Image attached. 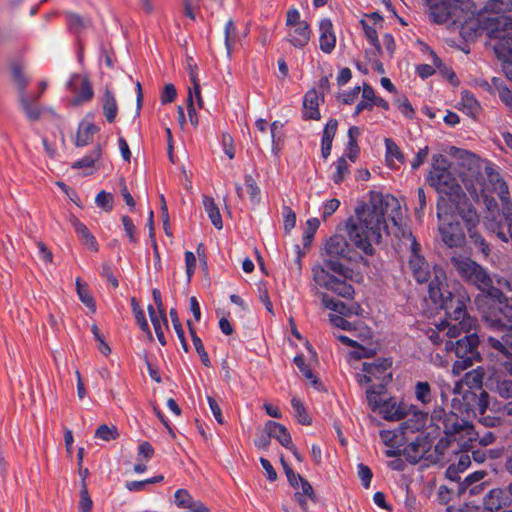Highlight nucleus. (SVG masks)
<instances>
[{
    "mask_svg": "<svg viewBox=\"0 0 512 512\" xmlns=\"http://www.w3.org/2000/svg\"><path fill=\"white\" fill-rule=\"evenodd\" d=\"M403 219L397 198L390 194L371 192L369 201L357 207L355 216L347 220L345 230L352 244L366 255L374 253V245L380 243L384 234L406 238L412 248L410 269L419 283L427 282L431 279L430 266L418 253V244L404 226Z\"/></svg>",
    "mask_w": 512,
    "mask_h": 512,
    "instance_id": "f257e3e1",
    "label": "nucleus"
},
{
    "mask_svg": "<svg viewBox=\"0 0 512 512\" xmlns=\"http://www.w3.org/2000/svg\"><path fill=\"white\" fill-rule=\"evenodd\" d=\"M429 296L436 305L445 310L446 315L444 320L435 324V330L429 334L433 343L439 344L446 337L456 338L462 333L469 332L475 326V319L466 313V303L469 300L467 293L456 282L452 287L448 285L446 274L439 267H433V278L429 283ZM478 343L479 339L476 334H469L457 340L455 344L451 340L445 342V350L447 352L454 351L458 357L452 368L454 374H460L479 358Z\"/></svg>",
    "mask_w": 512,
    "mask_h": 512,
    "instance_id": "f03ea898",
    "label": "nucleus"
},
{
    "mask_svg": "<svg viewBox=\"0 0 512 512\" xmlns=\"http://www.w3.org/2000/svg\"><path fill=\"white\" fill-rule=\"evenodd\" d=\"M427 181L440 195L439 202L447 196L451 204L457 209L459 215L463 218L469 233V238L473 244L485 255L488 256L490 249L485 239L477 232L479 216L476 209L468 201L462 191L457 179L449 168L448 160L442 154H435L432 157V167L427 177Z\"/></svg>",
    "mask_w": 512,
    "mask_h": 512,
    "instance_id": "7ed1b4c3",
    "label": "nucleus"
},
{
    "mask_svg": "<svg viewBox=\"0 0 512 512\" xmlns=\"http://www.w3.org/2000/svg\"><path fill=\"white\" fill-rule=\"evenodd\" d=\"M324 251L327 256L324 266L317 265L312 269L314 281L342 297H352L354 289L346 279L353 278V270L338 261L340 258L354 259L355 254L350 244L343 235L335 234L326 241Z\"/></svg>",
    "mask_w": 512,
    "mask_h": 512,
    "instance_id": "20e7f679",
    "label": "nucleus"
},
{
    "mask_svg": "<svg viewBox=\"0 0 512 512\" xmlns=\"http://www.w3.org/2000/svg\"><path fill=\"white\" fill-rule=\"evenodd\" d=\"M438 232L443 244L449 248H462L466 244V233L461 225L463 218L459 215L457 209L454 206H448L444 203V200L438 202ZM465 229L466 225L465 222ZM467 234L468 233V230Z\"/></svg>",
    "mask_w": 512,
    "mask_h": 512,
    "instance_id": "39448f33",
    "label": "nucleus"
},
{
    "mask_svg": "<svg viewBox=\"0 0 512 512\" xmlns=\"http://www.w3.org/2000/svg\"><path fill=\"white\" fill-rule=\"evenodd\" d=\"M430 5V16L436 23L452 20L461 24L462 32L466 28L473 29L474 21L466 20L467 10L471 7L469 0H426Z\"/></svg>",
    "mask_w": 512,
    "mask_h": 512,
    "instance_id": "423d86ee",
    "label": "nucleus"
},
{
    "mask_svg": "<svg viewBox=\"0 0 512 512\" xmlns=\"http://www.w3.org/2000/svg\"><path fill=\"white\" fill-rule=\"evenodd\" d=\"M450 261L459 276L464 280L473 283L488 296L497 297L499 295V289L493 287V280L485 269L470 257L454 255L451 257Z\"/></svg>",
    "mask_w": 512,
    "mask_h": 512,
    "instance_id": "0eeeda50",
    "label": "nucleus"
},
{
    "mask_svg": "<svg viewBox=\"0 0 512 512\" xmlns=\"http://www.w3.org/2000/svg\"><path fill=\"white\" fill-rule=\"evenodd\" d=\"M484 30L488 36L496 40L494 45L498 58L508 61L512 58V18L500 17L490 19Z\"/></svg>",
    "mask_w": 512,
    "mask_h": 512,
    "instance_id": "6e6552de",
    "label": "nucleus"
},
{
    "mask_svg": "<svg viewBox=\"0 0 512 512\" xmlns=\"http://www.w3.org/2000/svg\"><path fill=\"white\" fill-rule=\"evenodd\" d=\"M361 133L362 132L359 127L352 126L349 128L348 142L344 153L333 164L335 171L331 175V179L334 183H341L350 174V166L356 162L360 154L358 138L361 136Z\"/></svg>",
    "mask_w": 512,
    "mask_h": 512,
    "instance_id": "1a4fd4ad",
    "label": "nucleus"
},
{
    "mask_svg": "<svg viewBox=\"0 0 512 512\" xmlns=\"http://www.w3.org/2000/svg\"><path fill=\"white\" fill-rule=\"evenodd\" d=\"M350 333H352V337L334 333L338 341L352 348L349 352L350 358L361 359L375 353V347L370 343L372 331L367 326L352 327Z\"/></svg>",
    "mask_w": 512,
    "mask_h": 512,
    "instance_id": "9d476101",
    "label": "nucleus"
},
{
    "mask_svg": "<svg viewBox=\"0 0 512 512\" xmlns=\"http://www.w3.org/2000/svg\"><path fill=\"white\" fill-rule=\"evenodd\" d=\"M473 394L471 392L464 393V400L466 401L465 404H460L459 407H457V402H459L458 398H453L452 400V406L455 411L450 412L449 414L445 415L443 419V426L445 433L447 435L453 436L458 435L460 433H465L468 436V440L474 439V431L473 427L469 425L468 421L459 414H463L464 412H468L469 410V398H471Z\"/></svg>",
    "mask_w": 512,
    "mask_h": 512,
    "instance_id": "9b49d317",
    "label": "nucleus"
},
{
    "mask_svg": "<svg viewBox=\"0 0 512 512\" xmlns=\"http://www.w3.org/2000/svg\"><path fill=\"white\" fill-rule=\"evenodd\" d=\"M501 292L499 291V295L497 297L489 296L493 302L492 305L497 304L498 313L494 312H485L483 311V316L485 320L491 325V327L507 331L502 337L501 342H503V337H506L512 342L511 335L512 333V299H501Z\"/></svg>",
    "mask_w": 512,
    "mask_h": 512,
    "instance_id": "f8f14e48",
    "label": "nucleus"
},
{
    "mask_svg": "<svg viewBox=\"0 0 512 512\" xmlns=\"http://www.w3.org/2000/svg\"><path fill=\"white\" fill-rule=\"evenodd\" d=\"M287 41L296 48L305 47L312 35L310 25L301 18L296 8H291L286 15Z\"/></svg>",
    "mask_w": 512,
    "mask_h": 512,
    "instance_id": "ddd939ff",
    "label": "nucleus"
},
{
    "mask_svg": "<svg viewBox=\"0 0 512 512\" xmlns=\"http://www.w3.org/2000/svg\"><path fill=\"white\" fill-rule=\"evenodd\" d=\"M488 341L493 348L502 354V357L499 358L502 369L512 376V342L506 337H503V342L494 337H489ZM496 389L502 397H512V380L497 379Z\"/></svg>",
    "mask_w": 512,
    "mask_h": 512,
    "instance_id": "4468645a",
    "label": "nucleus"
},
{
    "mask_svg": "<svg viewBox=\"0 0 512 512\" xmlns=\"http://www.w3.org/2000/svg\"><path fill=\"white\" fill-rule=\"evenodd\" d=\"M391 364V361L385 358L363 362L362 369L356 374L358 383L364 385L378 382L379 386H385L392 378Z\"/></svg>",
    "mask_w": 512,
    "mask_h": 512,
    "instance_id": "2eb2a0df",
    "label": "nucleus"
},
{
    "mask_svg": "<svg viewBox=\"0 0 512 512\" xmlns=\"http://www.w3.org/2000/svg\"><path fill=\"white\" fill-rule=\"evenodd\" d=\"M67 89L72 94L70 99L72 106H79L90 101L94 94L88 77L82 74L71 75L67 82Z\"/></svg>",
    "mask_w": 512,
    "mask_h": 512,
    "instance_id": "dca6fc26",
    "label": "nucleus"
},
{
    "mask_svg": "<svg viewBox=\"0 0 512 512\" xmlns=\"http://www.w3.org/2000/svg\"><path fill=\"white\" fill-rule=\"evenodd\" d=\"M360 23L368 42L375 48L378 54H382L383 49L378 38V33L383 29V17L377 12L365 14Z\"/></svg>",
    "mask_w": 512,
    "mask_h": 512,
    "instance_id": "f3484780",
    "label": "nucleus"
},
{
    "mask_svg": "<svg viewBox=\"0 0 512 512\" xmlns=\"http://www.w3.org/2000/svg\"><path fill=\"white\" fill-rule=\"evenodd\" d=\"M484 224L500 240L504 242L512 241V213L509 209L505 210L502 214H497V217H485Z\"/></svg>",
    "mask_w": 512,
    "mask_h": 512,
    "instance_id": "a211bd4d",
    "label": "nucleus"
},
{
    "mask_svg": "<svg viewBox=\"0 0 512 512\" xmlns=\"http://www.w3.org/2000/svg\"><path fill=\"white\" fill-rule=\"evenodd\" d=\"M506 12H512V0H488L477 15V22L484 29L490 19L505 17Z\"/></svg>",
    "mask_w": 512,
    "mask_h": 512,
    "instance_id": "6ab92c4d",
    "label": "nucleus"
},
{
    "mask_svg": "<svg viewBox=\"0 0 512 512\" xmlns=\"http://www.w3.org/2000/svg\"><path fill=\"white\" fill-rule=\"evenodd\" d=\"M322 304L325 308L331 310L332 312L338 313L345 317H350L353 315L361 316L363 314V309L358 303L346 305L339 300L331 298L327 294H322Z\"/></svg>",
    "mask_w": 512,
    "mask_h": 512,
    "instance_id": "aec40b11",
    "label": "nucleus"
},
{
    "mask_svg": "<svg viewBox=\"0 0 512 512\" xmlns=\"http://www.w3.org/2000/svg\"><path fill=\"white\" fill-rule=\"evenodd\" d=\"M319 45L322 52L330 54L336 46V36L330 19L319 22Z\"/></svg>",
    "mask_w": 512,
    "mask_h": 512,
    "instance_id": "412c9836",
    "label": "nucleus"
},
{
    "mask_svg": "<svg viewBox=\"0 0 512 512\" xmlns=\"http://www.w3.org/2000/svg\"><path fill=\"white\" fill-rule=\"evenodd\" d=\"M323 101V96L315 89L309 90L303 100V116L306 119L319 120L321 115L319 105Z\"/></svg>",
    "mask_w": 512,
    "mask_h": 512,
    "instance_id": "4be33fe9",
    "label": "nucleus"
},
{
    "mask_svg": "<svg viewBox=\"0 0 512 512\" xmlns=\"http://www.w3.org/2000/svg\"><path fill=\"white\" fill-rule=\"evenodd\" d=\"M408 415L411 414L412 418L408 419L401 425V430L404 434L408 431L416 432L423 429L428 420V413L419 410L417 407L410 405L407 408Z\"/></svg>",
    "mask_w": 512,
    "mask_h": 512,
    "instance_id": "5701e85b",
    "label": "nucleus"
},
{
    "mask_svg": "<svg viewBox=\"0 0 512 512\" xmlns=\"http://www.w3.org/2000/svg\"><path fill=\"white\" fill-rule=\"evenodd\" d=\"M407 408L406 404L389 399L381 404L378 411L386 420L397 421L408 415Z\"/></svg>",
    "mask_w": 512,
    "mask_h": 512,
    "instance_id": "b1692460",
    "label": "nucleus"
},
{
    "mask_svg": "<svg viewBox=\"0 0 512 512\" xmlns=\"http://www.w3.org/2000/svg\"><path fill=\"white\" fill-rule=\"evenodd\" d=\"M268 437L276 439L283 447H292V437L286 427L278 422L268 421L265 424Z\"/></svg>",
    "mask_w": 512,
    "mask_h": 512,
    "instance_id": "393cba45",
    "label": "nucleus"
},
{
    "mask_svg": "<svg viewBox=\"0 0 512 512\" xmlns=\"http://www.w3.org/2000/svg\"><path fill=\"white\" fill-rule=\"evenodd\" d=\"M69 222L73 226L78 237L81 239L82 244L91 251L96 252L98 250L97 241L86 225L73 215L69 217Z\"/></svg>",
    "mask_w": 512,
    "mask_h": 512,
    "instance_id": "a878e982",
    "label": "nucleus"
},
{
    "mask_svg": "<svg viewBox=\"0 0 512 512\" xmlns=\"http://www.w3.org/2000/svg\"><path fill=\"white\" fill-rule=\"evenodd\" d=\"M98 131V127L93 123V116L87 115L85 119L80 123L77 135L76 145L85 146L93 138L94 134Z\"/></svg>",
    "mask_w": 512,
    "mask_h": 512,
    "instance_id": "bb28decb",
    "label": "nucleus"
},
{
    "mask_svg": "<svg viewBox=\"0 0 512 512\" xmlns=\"http://www.w3.org/2000/svg\"><path fill=\"white\" fill-rule=\"evenodd\" d=\"M458 109L469 117L475 118L481 111V106L475 96L469 91H463Z\"/></svg>",
    "mask_w": 512,
    "mask_h": 512,
    "instance_id": "cd10ccee",
    "label": "nucleus"
},
{
    "mask_svg": "<svg viewBox=\"0 0 512 512\" xmlns=\"http://www.w3.org/2000/svg\"><path fill=\"white\" fill-rule=\"evenodd\" d=\"M103 113L108 122H113L118 112L117 101L114 94L106 88L101 98Z\"/></svg>",
    "mask_w": 512,
    "mask_h": 512,
    "instance_id": "c85d7f7f",
    "label": "nucleus"
},
{
    "mask_svg": "<svg viewBox=\"0 0 512 512\" xmlns=\"http://www.w3.org/2000/svg\"><path fill=\"white\" fill-rule=\"evenodd\" d=\"M483 376L484 374L481 369H475L466 373L464 379L455 384L453 389L454 394H461L463 383L470 389L481 387Z\"/></svg>",
    "mask_w": 512,
    "mask_h": 512,
    "instance_id": "c756f323",
    "label": "nucleus"
},
{
    "mask_svg": "<svg viewBox=\"0 0 512 512\" xmlns=\"http://www.w3.org/2000/svg\"><path fill=\"white\" fill-rule=\"evenodd\" d=\"M202 202H203L205 212L207 213V215H208L209 219L211 220L212 224L214 225V227L218 230L222 229V227H223L222 217H221L219 208L215 204L213 198H211L209 196H204Z\"/></svg>",
    "mask_w": 512,
    "mask_h": 512,
    "instance_id": "7c9ffc66",
    "label": "nucleus"
},
{
    "mask_svg": "<svg viewBox=\"0 0 512 512\" xmlns=\"http://www.w3.org/2000/svg\"><path fill=\"white\" fill-rule=\"evenodd\" d=\"M386 147V162L392 168H397L398 164L404 162V156L402 155L399 147L391 139H385Z\"/></svg>",
    "mask_w": 512,
    "mask_h": 512,
    "instance_id": "2f4dec72",
    "label": "nucleus"
},
{
    "mask_svg": "<svg viewBox=\"0 0 512 512\" xmlns=\"http://www.w3.org/2000/svg\"><path fill=\"white\" fill-rule=\"evenodd\" d=\"M504 504H506V499L504 491L501 489L491 490L484 498V507L491 512L499 510Z\"/></svg>",
    "mask_w": 512,
    "mask_h": 512,
    "instance_id": "473e14b6",
    "label": "nucleus"
},
{
    "mask_svg": "<svg viewBox=\"0 0 512 512\" xmlns=\"http://www.w3.org/2000/svg\"><path fill=\"white\" fill-rule=\"evenodd\" d=\"M414 395L422 405H428L433 400L430 384L426 381H418L415 384Z\"/></svg>",
    "mask_w": 512,
    "mask_h": 512,
    "instance_id": "72a5a7b5",
    "label": "nucleus"
},
{
    "mask_svg": "<svg viewBox=\"0 0 512 512\" xmlns=\"http://www.w3.org/2000/svg\"><path fill=\"white\" fill-rule=\"evenodd\" d=\"M375 92L368 84H363L362 100L356 105L355 114H359L365 109H372L374 107Z\"/></svg>",
    "mask_w": 512,
    "mask_h": 512,
    "instance_id": "f704fd0d",
    "label": "nucleus"
},
{
    "mask_svg": "<svg viewBox=\"0 0 512 512\" xmlns=\"http://www.w3.org/2000/svg\"><path fill=\"white\" fill-rule=\"evenodd\" d=\"M425 50L431 55L433 65L420 64L417 66V68H416L417 73L422 78L430 77L434 73L435 67L440 68L442 66V62H441L440 58L429 47L426 46Z\"/></svg>",
    "mask_w": 512,
    "mask_h": 512,
    "instance_id": "c9c22d12",
    "label": "nucleus"
},
{
    "mask_svg": "<svg viewBox=\"0 0 512 512\" xmlns=\"http://www.w3.org/2000/svg\"><path fill=\"white\" fill-rule=\"evenodd\" d=\"M148 313H149V317L152 322V325L154 327V331L159 330V329H167L168 322H167V318H166L164 309H155L154 306L149 305Z\"/></svg>",
    "mask_w": 512,
    "mask_h": 512,
    "instance_id": "e433bc0d",
    "label": "nucleus"
},
{
    "mask_svg": "<svg viewBox=\"0 0 512 512\" xmlns=\"http://www.w3.org/2000/svg\"><path fill=\"white\" fill-rule=\"evenodd\" d=\"M76 290L79 299L81 302L90 309L91 312H95L96 305L94 302L93 297L90 295L89 291L87 290L86 285L82 284L80 278H77L76 280Z\"/></svg>",
    "mask_w": 512,
    "mask_h": 512,
    "instance_id": "4c0bfd02",
    "label": "nucleus"
},
{
    "mask_svg": "<svg viewBox=\"0 0 512 512\" xmlns=\"http://www.w3.org/2000/svg\"><path fill=\"white\" fill-rule=\"evenodd\" d=\"M291 405L298 422L302 425H309L311 423V418L307 414L304 404L301 402V400L297 397H292Z\"/></svg>",
    "mask_w": 512,
    "mask_h": 512,
    "instance_id": "58836bf2",
    "label": "nucleus"
},
{
    "mask_svg": "<svg viewBox=\"0 0 512 512\" xmlns=\"http://www.w3.org/2000/svg\"><path fill=\"white\" fill-rule=\"evenodd\" d=\"M119 437V432L116 426H108L106 424L100 425L95 431V438L103 441L115 440Z\"/></svg>",
    "mask_w": 512,
    "mask_h": 512,
    "instance_id": "ea45409f",
    "label": "nucleus"
},
{
    "mask_svg": "<svg viewBox=\"0 0 512 512\" xmlns=\"http://www.w3.org/2000/svg\"><path fill=\"white\" fill-rule=\"evenodd\" d=\"M101 157V149L100 147H95L90 154L83 157L81 160L75 163L74 167L82 168V167H93L94 164L100 159Z\"/></svg>",
    "mask_w": 512,
    "mask_h": 512,
    "instance_id": "a19ab883",
    "label": "nucleus"
},
{
    "mask_svg": "<svg viewBox=\"0 0 512 512\" xmlns=\"http://www.w3.org/2000/svg\"><path fill=\"white\" fill-rule=\"evenodd\" d=\"M395 105L397 106L400 113L407 119H412L415 115V110L413 109L409 100L402 96L398 97L395 100Z\"/></svg>",
    "mask_w": 512,
    "mask_h": 512,
    "instance_id": "79ce46f5",
    "label": "nucleus"
},
{
    "mask_svg": "<svg viewBox=\"0 0 512 512\" xmlns=\"http://www.w3.org/2000/svg\"><path fill=\"white\" fill-rule=\"evenodd\" d=\"M245 185L247 187V190L250 195V199H251L252 203H254V204L259 203L260 202V189L251 175L245 176Z\"/></svg>",
    "mask_w": 512,
    "mask_h": 512,
    "instance_id": "37998d69",
    "label": "nucleus"
},
{
    "mask_svg": "<svg viewBox=\"0 0 512 512\" xmlns=\"http://www.w3.org/2000/svg\"><path fill=\"white\" fill-rule=\"evenodd\" d=\"M170 317H171V321H172V324H173V327H174V330L182 344V347L185 351L188 350V345H187V342L185 340V336H184V331L182 329V326H181V323L179 322V319H178V316H177V312L175 309H171L170 310Z\"/></svg>",
    "mask_w": 512,
    "mask_h": 512,
    "instance_id": "c03bdc74",
    "label": "nucleus"
},
{
    "mask_svg": "<svg viewBox=\"0 0 512 512\" xmlns=\"http://www.w3.org/2000/svg\"><path fill=\"white\" fill-rule=\"evenodd\" d=\"M337 127H338L337 120L330 119L324 127L321 142L332 143L334 136L336 134V131H337Z\"/></svg>",
    "mask_w": 512,
    "mask_h": 512,
    "instance_id": "a18cd8bd",
    "label": "nucleus"
},
{
    "mask_svg": "<svg viewBox=\"0 0 512 512\" xmlns=\"http://www.w3.org/2000/svg\"><path fill=\"white\" fill-rule=\"evenodd\" d=\"M122 224L126 233V236L129 238L130 242H137L136 236V227L132 221V219L128 216L122 217Z\"/></svg>",
    "mask_w": 512,
    "mask_h": 512,
    "instance_id": "49530a36",
    "label": "nucleus"
},
{
    "mask_svg": "<svg viewBox=\"0 0 512 512\" xmlns=\"http://www.w3.org/2000/svg\"><path fill=\"white\" fill-rule=\"evenodd\" d=\"M340 206V201L336 198L327 200L323 203L321 211H322V218L326 219L329 216H331L334 212L337 211V209Z\"/></svg>",
    "mask_w": 512,
    "mask_h": 512,
    "instance_id": "de8ad7c7",
    "label": "nucleus"
},
{
    "mask_svg": "<svg viewBox=\"0 0 512 512\" xmlns=\"http://www.w3.org/2000/svg\"><path fill=\"white\" fill-rule=\"evenodd\" d=\"M358 476L362 482V485L365 488L370 487L371 479H372V472L370 468L362 463L358 464L357 466Z\"/></svg>",
    "mask_w": 512,
    "mask_h": 512,
    "instance_id": "09e8293b",
    "label": "nucleus"
},
{
    "mask_svg": "<svg viewBox=\"0 0 512 512\" xmlns=\"http://www.w3.org/2000/svg\"><path fill=\"white\" fill-rule=\"evenodd\" d=\"M329 320L334 327L341 328L343 330L352 331V324L344 319L343 315L330 314Z\"/></svg>",
    "mask_w": 512,
    "mask_h": 512,
    "instance_id": "8fccbe9b",
    "label": "nucleus"
},
{
    "mask_svg": "<svg viewBox=\"0 0 512 512\" xmlns=\"http://www.w3.org/2000/svg\"><path fill=\"white\" fill-rule=\"evenodd\" d=\"M283 218H284V229L286 232H290L296 224V215L289 207H284L283 209Z\"/></svg>",
    "mask_w": 512,
    "mask_h": 512,
    "instance_id": "3c124183",
    "label": "nucleus"
},
{
    "mask_svg": "<svg viewBox=\"0 0 512 512\" xmlns=\"http://www.w3.org/2000/svg\"><path fill=\"white\" fill-rule=\"evenodd\" d=\"M92 505L93 502L87 489L83 488L80 492L79 512H91Z\"/></svg>",
    "mask_w": 512,
    "mask_h": 512,
    "instance_id": "603ef678",
    "label": "nucleus"
},
{
    "mask_svg": "<svg viewBox=\"0 0 512 512\" xmlns=\"http://www.w3.org/2000/svg\"><path fill=\"white\" fill-rule=\"evenodd\" d=\"M95 202L97 206L109 211L112 209V196L105 191H101L97 194Z\"/></svg>",
    "mask_w": 512,
    "mask_h": 512,
    "instance_id": "864d4df0",
    "label": "nucleus"
},
{
    "mask_svg": "<svg viewBox=\"0 0 512 512\" xmlns=\"http://www.w3.org/2000/svg\"><path fill=\"white\" fill-rule=\"evenodd\" d=\"M234 38H235V25L232 21H228L225 26V45H226L228 54H230V52H231Z\"/></svg>",
    "mask_w": 512,
    "mask_h": 512,
    "instance_id": "5fc2aeb1",
    "label": "nucleus"
},
{
    "mask_svg": "<svg viewBox=\"0 0 512 512\" xmlns=\"http://www.w3.org/2000/svg\"><path fill=\"white\" fill-rule=\"evenodd\" d=\"M174 498L176 506L183 509L191 500L192 496L187 490L178 489L174 494Z\"/></svg>",
    "mask_w": 512,
    "mask_h": 512,
    "instance_id": "6e6d98bb",
    "label": "nucleus"
},
{
    "mask_svg": "<svg viewBox=\"0 0 512 512\" xmlns=\"http://www.w3.org/2000/svg\"><path fill=\"white\" fill-rule=\"evenodd\" d=\"M177 91L173 84L165 85L162 93H161V102L163 104L171 103L176 98Z\"/></svg>",
    "mask_w": 512,
    "mask_h": 512,
    "instance_id": "4d7b16f0",
    "label": "nucleus"
},
{
    "mask_svg": "<svg viewBox=\"0 0 512 512\" xmlns=\"http://www.w3.org/2000/svg\"><path fill=\"white\" fill-rule=\"evenodd\" d=\"M135 320L137 324L139 325L140 329L147 334V336L151 339L152 333L149 328V324L145 318V314L143 310H137L136 313H134Z\"/></svg>",
    "mask_w": 512,
    "mask_h": 512,
    "instance_id": "13d9d810",
    "label": "nucleus"
},
{
    "mask_svg": "<svg viewBox=\"0 0 512 512\" xmlns=\"http://www.w3.org/2000/svg\"><path fill=\"white\" fill-rule=\"evenodd\" d=\"M154 454L153 447L148 442H142L138 447V459L149 460Z\"/></svg>",
    "mask_w": 512,
    "mask_h": 512,
    "instance_id": "bf43d9fd",
    "label": "nucleus"
},
{
    "mask_svg": "<svg viewBox=\"0 0 512 512\" xmlns=\"http://www.w3.org/2000/svg\"><path fill=\"white\" fill-rule=\"evenodd\" d=\"M183 509H187L189 512H210L209 508L200 500H196L193 497Z\"/></svg>",
    "mask_w": 512,
    "mask_h": 512,
    "instance_id": "052dcab7",
    "label": "nucleus"
},
{
    "mask_svg": "<svg viewBox=\"0 0 512 512\" xmlns=\"http://www.w3.org/2000/svg\"><path fill=\"white\" fill-rule=\"evenodd\" d=\"M185 264H186V274L188 280L192 277L195 268H196V258L194 254L190 251L185 252Z\"/></svg>",
    "mask_w": 512,
    "mask_h": 512,
    "instance_id": "680f3d73",
    "label": "nucleus"
},
{
    "mask_svg": "<svg viewBox=\"0 0 512 512\" xmlns=\"http://www.w3.org/2000/svg\"><path fill=\"white\" fill-rule=\"evenodd\" d=\"M366 395L370 407L373 410H378L382 404L380 402L379 394L374 390V388L370 387L369 389H367Z\"/></svg>",
    "mask_w": 512,
    "mask_h": 512,
    "instance_id": "e2e57ef3",
    "label": "nucleus"
},
{
    "mask_svg": "<svg viewBox=\"0 0 512 512\" xmlns=\"http://www.w3.org/2000/svg\"><path fill=\"white\" fill-rule=\"evenodd\" d=\"M207 401H208L210 410H211L212 414L214 415L216 421L219 424H222L223 423V416H222L221 408L218 405L217 401L214 398H212L211 396L207 397Z\"/></svg>",
    "mask_w": 512,
    "mask_h": 512,
    "instance_id": "0e129e2a",
    "label": "nucleus"
},
{
    "mask_svg": "<svg viewBox=\"0 0 512 512\" xmlns=\"http://www.w3.org/2000/svg\"><path fill=\"white\" fill-rule=\"evenodd\" d=\"M319 226H320V221L318 218L308 219L306 222L305 237L307 239H311L314 236L317 229L319 228Z\"/></svg>",
    "mask_w": 512,
    "mask_h": 512,
    "instance_id": "69168bd1",
    "label": "nucleus"
},
{
    "mask_svg": "<svg viewBox=\"0 0 512 512\" xmlns=\"http://www.w3.org/2000/svg\"><path fill=\"white\" fill-rule=\"evenodd\" d=\"M428 152H429L428 146L421 148L417 152L415 158L413 159V161L411 163V166L413 169H417L418 167H420V165H422L424 163V161L427 158Z\"/></svg>",
    "mask_w": 512,
    "mask_h": 512,
    "instance_id": "338daca9",
    "label": "nucleus"
},
{
    "mask_svg": "<svg viewBox=\"0 0 512 512\" xmlns=\"http://www.w3.org/2000/svg\"><path fill=\"white\" fill-rule=\"evenodd\" d=\"M361 91V87L360 86H355L354 88H352L351 90L345 92L342 94V101L345 103V104H351L353 103L359 96V93Z\"/></svg>",
    "mask_w": 512,
    "mask_h": 512,
    "instance_id": "774afa93",
    "label": "nucleus"
}]
</instances>
